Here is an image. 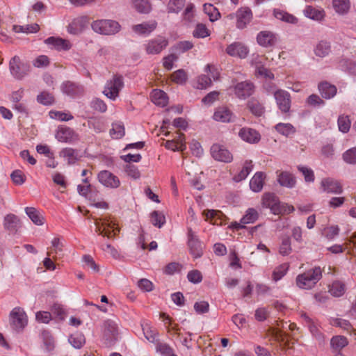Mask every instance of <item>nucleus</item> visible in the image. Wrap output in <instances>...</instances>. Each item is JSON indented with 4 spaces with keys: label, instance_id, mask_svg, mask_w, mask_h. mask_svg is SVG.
Masks as SVG:
<instances>
[{
    "label": "nucleus",
    "instance_id": "f257e3e1",
    "mask_svg": "<svg viewBox=\"0 0 356 356\" xmlns=\"http://www.w3.org/2000/svg\"><path fill=\"white\" fill-rule=\"evenodd\" d=\"M322 277V271L320 267H315L296 277V284L300 289H311L321 280Z\"/></svg>",
    "mask_w": 356,
    "mask_h": 356
},
{
    "label": "nucleus",
    "instance_id": "f03ea898",
    "mask_svg": "<svg viewBox=\"0 0 356 356\" xmlns=\"http://www.w3.org/2000/svg\"><path fill=\"white\" fill-rule=\"evenodd\" d=\"M91 27L95 32L106 35H114L120 30L119 23L111 19H99L94 21L91 24Z\"/></svg>",
    "mask_w": 356,
    "mask_h": 356
},
{
    "label": "nucleus",
    "instance_id": "7ed1b4c3",
    "mask_svg": "<svg viewBox=\"0 0 356 356\" xmlns=\"http://www.w3.org/2000/svg\"><path fill=\"white\" fill-rule=\"evenodd\" d=\"M9 321L14 330L21 332L28 323V317L23 308L17 307L10 312Z\"/></svg>",
    "mask_w": 356,
    "mask_h": 356
},
{
    "label": "nucleus",
    "instance_id": "20e7f679",
    "mask_svg": "<svg viewBox=\"0 0 356 356\" xmlns=\"http://www.w3.org/2000/svg\"><path fill=\"white\" fill-rule=\"evenodd\" d=\"M118 330L117 324L112 320H106L103 324V341L106 347L114 345L118 340Z\"/></svg>",
    "mask_w": 356,
    "mask_h": 356
},
{
    "label": "nucleus",
    "instance_id": "39448f33",
    "mask_svg": "<svg viewBox=\"0 0 356 356\" xmlns=\"http://www.w3.org/2000/svg\"><path fill=\"white\" fill-rule=\"evenodd\" d=\"M122 76L119 75H114L113 79L108 81L103 93L111 99H115L118 96L119 92L123 87Z\"/></svg>",
    "mask_w": 356,
    "mask_h": 356
},
{
    "label": "nucleus",
    "instance_id": "423d86ee",
    "mask_svg": "<svg viewBox=\"0 0 356 356\" xmlns=\"http://www.w3.org/2000/svg\"><path fill=\"white\" fill-rule=\"evenodd\" d=\"M9 69L13 76L21 79L29 73V66L22 63L18 56H15L9 62Z\"/></svg>",
    "mask_w": 356,
    "mask_h": 356
},
{
    "label": "nucleus",
    "instance_id": "0eeeda50",
    "mask_svg": "<svg viewBox=\"0 0 356 356\" xmlns=\"http://www.w3.org/2000/svg\"><path fill=\"white\" fill-rule=\"evenodd\" d=\"M274 97L279 109L282 113H286L289 112L291 108V95L290 94L282 89L277 90L274 92Z\"/></svg>",
    "mask_w": 356,
    "mask_h": 356
},
{
    "label": "nucleus",
    "instance_id": "6e6552de",
    "mask_svg": "<svg viewBox=\"0 0 356 356\" xmlns=\"http://www.w3.org/2000/svg\"><path fill=\"white\" fill-rule=\"evenodd\" d=\"M211 154L218 161L229 163L233 160L232 154L224 145L220 144H213L211 146Z\"/></svg>",
    "mask_w": 356,
    "mask_h": 356
},
{
    "label": "nucleus",
    "instance_id": "1a4fd4ad",
    "mask_svg": "<svg viewBox=\"0 0 356 356\" xmlns=\"http://www.w3.org/2000/svg\"><path fill=\"white\" fill-rule=\"evenodd\" d=\"M168 45V40L159 36L149 40L145 44V51L148 54H159Z\"/></svg>",
    "mask_w": 356,
    "mask_h": 356
},
{
    "label": "nucleus",
    "instance_id": "9d476101",
    "mask_svg": "<svg viewBox=\"0 0 356 356\" xmlns=\"http://www.w3.org/2000/svg\"><path fill=\"white\" fill-rule=\"evenodd\" d=\"M115 224L112 221L104 220L102 223L96 221V232L99 233V235L112 238L120 232V229L115 227Z\"/></svg>",
    "mask_w": 356,
    "mask_h": 356
},
{
    "label": "nucleus",
    "instance_id": "9b49d317",
    "mask_svg": "<svg viewBox=\"0 0 356 356\" xmlns=\"http://www.w3.org/2000/svg\"><path fill=\"white\" fill-rule=\"evenodd\" d=\"M99 181L106 187L116 188L120 185V179L117 176L108 170H102L98 174Z\"/></svg>",
    "mask_w": 356,
    "mask_h": 356
},
{
    "label": "nucleus",
    "instance_id": "f8f14e48",
    "mask_svg": "<svg viewBox=\"0 0 356 356\" xmlns=\"http://www.w3.org/2000/svg\"><path fill=\"white\" fill-rule=\"evenodd\" d=\"M262 205L269 208L274 214H280L282 212L280 200L273 193H265L263 195Z\"/></svg>",
    "mask_w": 356,
    "mask_h": 356
},
{
    "label": "nucleus",
    "instance_id": "ddd939ff",
    "mask_svg": "<svg viewBox=\"0 0 356 356\" xmlns=\"http://www.w3.org/2000/svg\"><path fill=\"white\" fill-rule=\"evenodd\" d=\"M254 91V86L250 81H242L234 86V93L239 99H246Z\"/></svg>",
    "mask_w": 356,
    "mask_h": 356
},
{
    "label": "nucleus",
    "instance_id": "4468645a",
    "mask_svg": "<svg viewBox=\"0 0 356 356\" xmlns=\"http://www.w3.org/2000/svg\"><path fill=\"white\" fill-rule=\"evenodd\" d=\"M236 27L243 29L250 22L252 13L248 7H241L236 13Z\"/></svg>",
    "mask_w": 356,
    "mask_h": 356
},
{
    "label": "nucleus",
    "instance_id": "2eb2a0df",
    "mask_svg": "<svg viewBox=\"0 0 356 356\" xmlns=\"http://www.w3.org/2000/svg\"><path fill=\"white\" fill-rule=\"evenodd\" d=\"M188 246L191 254L194 258H199L203 254L202 245L191 229H188Z\"/></svg>",
    "mask_w": 356,
    "mask_h": 356
},
{
    "label": "nucleus",
    "instance_id": "dca6fc26",
    "mask_svg": "<svg viewBox=\"0 0 356 356\" xmlns=\"http://www.w3.org/2000/svg\"><path fill=\"white\" fill-rule=\"evenodd\" d=\"M321 188L328 193L341 194L343 192L342 186L339 181L332 178H325L321 181Z\"/></svg>",
    "mask_w": 356,
    "mask_h": 356
},
{
    "label": "nucleus",
    "instance_id": "f3484780",
    "mask_svg": "<svg viewBox=\"0 0 356 356\" xmlns=\"http://www.w3.org/2000/svg\"><path fill=\"white\" fill-rule=\"evenodd\" d=\"M56 138L60 142L71 143L78 140V134L67 127H60L56 134Z\"/></svg>",
    "mask_w": 356,
    "mask_h": 356
},
{
    "label": "nucleus",
    "instance_id": "a211bd4d",
    "mask_svg": "<svg viewBox=\"0 0 356 356\" xmlns=\"http://www.w3.org/2000/svg\"><path fill=\"white\" fill-rule=\"evenodd\" d=\"M3 227L9 233L15 234L22 227L19 218L13 213H9L4 217Z\"/></svg>",
    "mask_w": 356,
    "mask_h": 356
},
{
    "label": "nucleus",
    "instance_id": "6ab92c4d",
    "mask_svg": "<svg viewBox=\"0 0 356 356\" xmlns=\"http://www.w3.org/2000/svg\"><path fill=\"white\" fill-rule=\"evenodd\" d=\"M213 118L217 122L227 123L232 121L234 114L228 107L221 106L216 108Z\"/></svg>",
    "mask_w": 356,
    "mask_h": 356
},
{
    "label": "nucleus",
    "instance_id": "aec40b11",
    "mask_svg": "<svg viewBox=\"0 0 356 356\" xmlns=\"http://www.w3.org/2000/svg\"><path fill=\"white\" fill-rule=\"evenodd\" d=\"M88 19L86 16H80L72 20L67 27L68 32L72 34L81 33L87 26Z\"/></svg>",
    "mask_w": 356,
    "mask_h": 356
},
{
    "label": "nucleus",
    "instance_id": "412c9836",
    "mask_svg": "<svg viewBox=\"0 0 356 356\" xmlns=\"http://www.w3.org/2000/svg\"><path fill=\"white\" fill-rule=\"evenodd\" d=\"M44 43L51 45L58 51H67L72 47V44L69 40L58 37H49L44 40Z\"/></svg>",
    "mask_w": 356,
    "mask_h": 356
},
{
    "label": "nucleus",
    "instance_id": "4be33fe9",
    "mask_svg": "<svg viewBox=\"0 0 356 356\" xmlns=\"http://www.w3.org/2000/svg\"><path fill=\"white\" fill-rule=\"evenodd\" d=\"M257 41L259 45L264 47L273 46L277 41L276 35L271 31H264L258 33Z\"/></svg>",
    "mask_w": 356,
    "mask_h": 356
},
{
    "label": "nucleus",
    "instance_id": "5701e85b",
    "mask_svg": "<svg viewBox=\"0 0 356 356\" xmlns=\"http://www.w3.org/2000/svg\"><path fill=\"white\" fill-rule=\"evenodd\" d=\"M226 52L231 56L244 58L248 54V49L245 45L238 42H234L227 47Z\"/></svg>",
    "mask_w": 356,
    "mask_h": 356
},
{
    "label": "nucleus",
    "instance_id": "b1692460",
    "mask_svg": "<svg viewBox=\"0 0 356 356\" xmlns=\"http://www.w3.org/2000/svg\"><path fill=\"white\" fill-rule=\"evenodd\" d=\"M202 214L205 216L206 220L217 225H221L223 222V218H225V215L218 210L207 209L202 212Z\"/></svg>",
    "mask_w": 356,
    "mask_h": 356
},
{
    "label": "nucleus",
    "instance_id": "393cba45",
    "mask_svg": "<svg viewBox=\"0 0 356 356\" xmlns=\"http://www.w3.org/2000/svg\"><path fill=\"white\" fill-rule=\"evenodd\" d=\"M238 136L242 140L250 143H257L260 140L259 134L251 128H242L238 133Z\"/></svg>",
    "mask_w": 356,
    "mask_h": 356
},
{
    "label": "nucleus",
    "instance_id": "a878e982",
    "mask_svg": "<svg viewBox=\"0 0 356 356\" xmlns=\"http://www.w3.org/2000/svg\"><path fill=\"white\" fill-rule=\"evenodd\" d=\"M263 57L259 56H257L255 58L252 60L253 64L255 65L256 73L261 76L269 79H274V74L271 72V71L262 65V60Z\"/></svg>",
    "mask_w": 356,
    "mask_h": 356
},
{
    "label": "nucleus",
    "instance_id": "bb28decb",
    "mask_svg": "<svg viewBox=\"0 0 356 356\" xmlns=\"http://www.w3.org/2000/svg\"><path fill=\"white\" fill-rule=\"evenodd\" d=\"M263 57L259 56H257L255 58L252 60L253 64L255 65L256 73L261 76L269 79H274V74L271 72V71L262 65V60Z\"/></svg>",
    "mask_w": 356,
    "mask_h": 356
},
{
    "label": "nucleus",
    "instance_id": "cd10ccee",
    "mask_svg": "<svg viewBox=\"0 0 356 356\" xmlns=\"http://www.w3.org/2000/svg\"><path fill=\"white\" fill-rule=\"evenodd\" d=\"M157 26V23L154 20L144 22L140 24L133 26V30L134 32L138 34L145 35L149 34L152 32Z\"/></svg>",
    "mask_w": 356,
    "mask_h": 356
},
{
    "label": "nucleus",
    "instance_id": "c85d7f7f",
    "mask_svg": "<svg viewBox=\"0 0 356 356\" xmlns=\"http://www.w3.org/2000/svg\"><path fill=\"white\" fill-rule=\"evenodd\" d=\"M266 175L262 172H257L250 181V187L254 192H259L262 190Z\"/></svg>",
    "mask_w": 356,
    "mask_h": 356
},
{
    "label": "nucleus",
    "instance_id": "c756f323",
    "mask_svg": "<svg viewBox=\"0 0 356 356\" xmlns=\"http://www.w3.org/2000/svg\"><path fill=\"white\" fill-rule=\"evenodd\" d=\"M25 212L35 225L40 226L44 223V218L35 207H27Z\"/></svg>",
    "mask_w": 356,
    "mask_h": 356
},
{
    "label": "nucleus",
    "instance_id": "7c9ffc66",
    "mask_svg": "<svg viewBox=\"0 0 356 356\" xmlns=\"http://www.w3.org/2000/svg\"><path fill=\"white\" fill-rule=\"evenodd\" d=\"M151 99L154 104L160 106H165L168 104V97L165 92L161 90L154 89L151 92Z\"/></svg>",
    "mask_w": 356,
    "mask_h": 356
},
{
    "label": "nucleus",
    "instance_id": "2f4dec72",
    "mask_svg": "<svg viewBox=\"0 0 356 356\" xmlns=\"http://www.w3.org/2000/svg\"><path fill=\"white\" fill-rule=\"evenodd\" d=\"M318 90L322 97L325 99H330L337 93V88L327 82H322L318 85Z\"/></svg>",
    "mask_w": 356,
    "mask_h": 356
},
{
    "label": "nucleus",
    "instance_id": "473e14b6",
    "mask_svg": "<svg viewBox=\"0 0 356 356\" xmlns=\"http://www.w3.org/2000/svg\"><path fill=\"white\" fill-rule=\"evenodd\" d=\"M131 3L133 7L140 13L147 14L152 9L149 0H131Z\"/></svg>",
    "mask_w": 356,
    "mask_h": 356
},
{
    "label": "nucleus",
    "instance_id": "72a5a7b5",
    "mask_svg": "<svg viewBox=\"0 0 356 356\" xmlns=\"http://www.w3.org/2000/svg\"><path fill=\"white\" fill-rule=\"evenodd\" d=\"M277 181L279 184L287 188H292L296 184V179L293 176L288 172H281L278 175Z\"/></svg>",
    "mask_w": 356,
    "mask_h": 356
},
{
    "label": "nucleus",
    "instance_id": "f704fd0d",
    "mask_svg": "<svg viewBox=\"0 0 356 356\" xmlns=\"http://www.w3.org/2000/svg\"><path fill=\"white\" fill-rule=\"evenodd\" d=\"M332 6L339 15L346 14L350 8V0H332Z\"/></svg>",
    "mask_w": 356,
    "mask_h": 356
},
{
    "label": "nucleus",
    "instance_id": "c9c22d12",
    "mask_svg": "<svg viewBox=\"0 0 356 356\" xmlns=\"http://www.w3.org/2000/svg\"><path fill=\"white\" fill-rule=\"evenodd\" d=\"M273 15L276 19L285 22L296 24L298 22L296 17L280 9H275L273 10Z\"/></svg>",
    "mask_w": 356,
    "mask_h": 356
},
{
    "label": "nucleus",
    "instance_id": "e433bc0d",
    "mask_svg": "<svg viewBox=\"0 0 356 356\" xmlns=\"http://www.w3.org/2000/svg\"><path fill=\"white\" fill-rule=\"evenodd\" d=\"M186 0H169L167 4L168 13H178L185 6Z\"/></svg>",
    "mask_w": 356,
    "mask_h": 356
},
{
    "label": "nucleus",
    "instance_id": "4c0bfd02",
    "mask_svg": "<svg viewBox=\"0 0 356 356\" xmlns=\"http://www.w3.org/2000/svg\"><path fill=\"white\" fill-rule=\"evenodd\" d=\"M204 13L209 17L211 22L218 20L220 17L218 10L211 3H204L203 6Z\"/></svg>",
    "mask_w": 356,
    "mask_h": 356
},
{
    "label": "nucleus",
    "instance_id": "58836bf2",
    "mask_svg": "<svg viewBox=\"0 0 356 356\" xmlns=\"http://www.w3.org/2000/svg\"><path fill=\"white\" fill-rule=\"evenodd\" d=\"M346 288L343 282L339 281L334 282L329 289V292L335 297H340L345 293Z\"/></svg>",
    "mask_w": 356,
    "mask_h": 356
},
{
    "label": "nucleus",
    "instance_id": "ea45409f",
    "mask_svg": "<svg viewBox=\"0 0 356 356\" xmlns=\"http://www.w3.org/2000/svg\"><path fill=\"white\" fill-rule=\"evenodd\" d=\"M304 12L307 17L318 21L322 20L325 16L323 10H317L312 6H307Z\"/></svg>",
    "mask_w": 356,
    "mask_h": 356
},
{
    "label": "nucleus",
    "instance_id": "a19ab883",
    "mask_svg": "<svg viewBox=\"0 0 356 356\" xmlns=\"http://www.w3.org/2000/svg\"><path fill=\"white\" fill-rule=\"evenodd\" d=\"M259 217V213L257 211L253 208L248 209L245 214L241 219V223L242 224H249L254 222Z\"/></svg>",
    "mask_w": 356,
    "mask_h": 356
},
{
    "label": "nucleus",
    "instance_id": "79ce46f5",
    "mask_svg": "<svg viewBox=\"0 0 356 356\" xmlns=\"http://www.w3.org/2000/svg\"><path fill=\"white\" fill-rule=\"evenodd\" d=\"M330 52V44L325 41H321L315 48V54L319 57H325Z\"/></svg>",
    "mask_w": 356,
    "mask_h": 356
},
{
    "label": "nucleus",
    "instance_id": "37998d69",
    "mask_svg": "<svg viewBox=\"0 0 356 356\" xmlns=\"http://www.w3.org/2000/svg\"><path fill=\"white\" fill-rule=\"evenodd\" d=\"M275 128L277 131L285 136H289L296 132L294 127L289 123H279Z\"/></svg>",
    "mask_w": 356,
    "mask_h": 356
},
{
    "label": "nucleus",
    "instance_id": "c03bdc74",
    "mask_svg": "<svg viewBox=\"0 0 356 356\" xmlns=\"http://www.w3.org/2000/svg\"><path fill=\"white\" fill-rule=\"evenodd\" d=\"M69 342L75 348H81L86 343V339L83 334L76 332L70 337Z\"/></svg>",
    "mask_w": 356,
    "mask_h": 356
},
{
    "label": "nucleus",
    "instance_id": "a18cd8bd",
    "mask_svg": "<svg viewBox=\"0 0 356 356\" xmlns=\"http://www.w3.org/2000/svg\"><path fill=\"white\" fill-rule=\"evenodd\" d=\"M152 223L159 228H161L165 222V217L162 212L154 211L150 214Z\"/></svg>",
    "mask_w": 356,
    "mask_h": 356
},
{
    "label": "nucleus",
    "instance_id": "49530a36",
    "mask_svg": "<svg viewBox=\"0 0 356 356\" xmlns=\"http://www.w3.org/2000/svg\"><path fill=\"white\" fill-rule=\"evenodd\" d=\"M253 167L252 161H246L243 165L242 170L234 177L236 181H240L245 179L249 175Z\"/></svg>",
    "mask_w": 356,
    "mask_h": 356
},
{
    "label": "nucleus",
    "instance_id": "de8ad7c7",
    "mask_svg": "<svg viewBox=\"0 0 356 356\" xmlns=\"http://www.w3.org/2000/svg\"><path fill=\"white\" fill-rule=\"evenodd\" d=\"M331 346L334 350H341L348 343L347 339L343 336H335L331 339Z\"/></svg>",
    "mask_w": 356,
    "mask_h": 356
},
{
    "label": "nucleus",
    "instance_id": "09e8293b",
    "mask_svg": "<svg viewBox=\"0 0 356 356\" xmlns=\"http://www.w3.org/2000/svg\"><path fill=\"white\" fill-rule=\"evenodd\" d=\"M61 154L63 157L66 158L69 164H73L76 162L78 158L77 152L72 148H65L61 151Z\"/></svg>",
    "mask_w": 356,
    "mask_h": 356
},
{
    "label": "nucleus",
    "instance_id": "8fccbe9b",
    "mask_svg": "<svg viewBox=\"0 0 356 356\" xmlns=\"http://www.w3.org/2000/svg\"><path fill=\"white\" fill-rule=\"evenodd\" d=\"M165 147L173 151H183L186 149V145L185 143L183 142V140H180L178 142H176L175 140H167L165 143Z\"/></svg>",
    "mask_w": 356,
    "mask_h": 356
},
{
    "label": "nucleus",
    "instance_id": "3c124183",
    "mask_svg": "<svg viewBox=\"0 0 356 356\" xmlns=\"http://www.w3.org/2000/svg\"><path fill=\"white\" fill-rule=\"evenodd\" d=\"M292 251L291 240L289 237L284 238L279 248V252L283 256L289 255Z\"/></svg>",
    "mask_w": 356,
    "mask_h": 356
},
{
    "label": "nucleus",
    "instance_id": "603ef678",
    "mask_svg": "<svg viewBox=\"0 0 356 356\" xmlns=\"http://www.w3.org/2000/svg\"><path fill=\"white\" fill-rule=\"evenodd\" d=\"M211 83V77L203 74L197 77V85L195 86V88L200 90L205 89L210 86Z\"/></svg>",
    "mask_w": 356,
    "mask_h": 356
},
{
    "label": "nucleus",
    "instance_id": "864d4df0",
    "mask_svg": "<svg viewBox=\"0 0 356 356\" xmlns=\"http://www.w3.org/2000/svg\"><path fill=\"white\" fill-rule=\"evenodd\" d=\"M171 77L174 82L179 84L184 83L188 79L187 74L184 70H177L172 73Z\"/></svg>",
    "mask_w": 356,
    "mask_h": 356
},
{
    "label": "nucleus",
    "instance_id": "5fc2aeb1",
    "mask_svg": "<svg viewBox=\"0 0 356 356\" xmlns=\"http://www.w3.org/2000/svg\"><path fill=\"white\" fill-rule=\"evenodd\" d=\"M248 107L251 112L257 116H261L264 112V108L256 100L249 102Z\"/></svg>",
    "mask_w": 356,
    "mask_h": 356
},
{
    "label": "nucleus",
    "instance_id": "6e6d98bb",
    "mask_svg": "<svg viewBox=\"0 0 356 356\" xmlns=\"http://www.w3.org/2000/svg\"><path fill=\"white\" fill-rule=\"evenodd\" d=\"M343 161L349 164H356V147L346 151L343 154Z\"/></svg>",
    "mask_w": 356,
    "mask_h": 356
},
{
    "label": "nucleus",
    "instance_id": "4d7b16f0",
    "mask_svg": "<svg viewBox=\"0 0 356 356\" xmlns=\"http://www.w3.org/2000/svg\"><path fill=\"white\" fill-rule=\"evenodd\" d=\"M110 133L114 138H120L124 135V127L120 123H113Z\"/></svg>",
    "mask_w": 356,
    "mask_h": 356
},
{
    "label": "nucleus",
    "instance_id": "13d9d810",
    "mask_svg": "<svg viewBox=\"0 0 356 356\" xmlns=\"http://www.w3.org/2000/svg\"><path fill=\"white\" fill-rule=\"evenodd\" d=\"M338 126L339 129L343 132L346 133L349 131L350 127V121L348 116H339L338 119Z\"/></svg>",
    "mask_w": 356,
    "mask_h": 356
},
{
    "label": "nucleus",
    "instance_id": "bf43d9fd",
    "mask_svg": "<svg viewBox=\"0 0 356 356\" xmlns=\"http://www.w3.org/2000/svg\"><path fill=\"white\" fill-rule=\"evenodd\" d=\"M63 90L67 95H74L81 91V88L71 82H66L63 85Z\"/></svg>",
    "mask_w": 356,
    "mask_h": 356
},
{
    "label": "nucleus",
    "instance_id": "052dcab7",
    "mask_svg": "<svg viewBox=\"0 0 356 356\" xmlns=\"http://www.w3.org/2000/svg\"><path fill=\"white\" fill-rule=\"evenodd\" d=\"M124 169H125V172H126L127 175L128 176H129L130 177H131L134 179H137L140 178V171L138 170V168L136 165H132L131 163H127L125 165Z\"/></svg>",
    "mask_w": 356,
    "mask_h": 356
},
{
    "label": "nucleus",
    "instance_id": "680f3d73",
    "mask_svg": "<svg viewBox=\"0 0 356 356\" xmlns=\"http://www.w3.org/2000/svg\"><path fill=\"white\" fill-rule=\"evenodd\" d=\"M137 285L138 288L144 292H150L153 291L154 287L153 283L145 278L138 280Z\"/></svg>",
    "mask_w": 356,
    "mask_h": 356
},
{
    "label": "nucleus",
    "instance_id": "e2e57ef3",
    "mask_svg": "<svg viewBox=\"0 0 356 356\" xmlns=\"http://www.w3.org/2000/svg\"><path fill=\"white\" fill-rule=\"evenodd\" d=\"M187 278L189 282L197 284L202 282V275L198 270H192L188 273Z\"/></svg>",
    "mask_w": 356,
    "mask_h": 356
},
{
    "label": "nucleus",
    "instance_id": "0e129e2a",
    "mask_svg": "<svg viewBox=\"0 0 356 356\" xmlns=\"http://www.w3.org/2000/svg\"><path fill=\"white\" fill-rule=\"evenodd\" d=\"M288 266L286 264H282L277 267L273 273V279L275 281L280 280L286 273Z\"/></svg>",
    "mask_w": 356,
    "mask_h": 356
},
{
    "label": "nucleus",
    "instance_id": "69168bd1",
    "mask_svg": "<svg viewBox=\"0 0 356 356\" xmlns=\"http://www.w3.org/2000/svg\"><path fill=\"white\" fill-rule=\"evenodd\" d=\"M193 35L196 38H205L209 35V30L204 24H199L193 31Z\"/></svg>",
    "mask_w": 356,
    "mask_h": 356
},
{
    "label": "nucleus",
    "instance_id": "338daca9",
    "mask_svg": "<svg viewBox=\"0 0 356 356\" xmlns=\"http://www.w3.org/2000/svg\"><path fill=\"white\" fill-rule=\"evenodd\" d=\"M332 324L334 326L339 327L343 328L347 331H349L352 329V325L350 322L347 320L343 318H334L332 321Z\"/></svg>",
    "mask_w": 356,
    "mask_h": 356
},
{
    "label": "nucleus",
    "instance_id": "774afa93",
    "mask_svg": "<svg viewBox=\"0 0 356 356\" xmlns=\"http://www.w3.org/2000/svg\"><path fill=\"white\" fill-rule=\"evenodd\" d=\"M194 309L199 314L207 313L209 310V304L207 301L196 302L194 304Z\"/></svg>",
    "mask_w": 356,
    "mask_h": 356
}]
</instances>
